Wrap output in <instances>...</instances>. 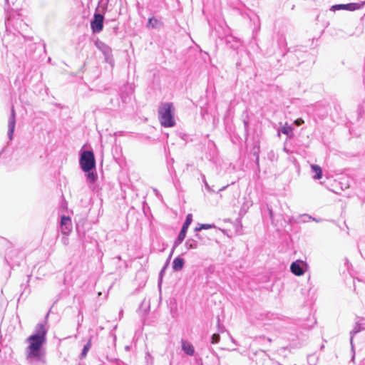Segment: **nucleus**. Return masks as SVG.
Segmentation results:
<instances>
[{"instance_id":"obj_44","label":"nucleus","mask_w":365,"mask_h":365,"mask_svg":"<svg viewBox=\"0 0 365 365\" xmlns=\"http://www.w3.org/2000/svg\"><path fill=\"white\" fill-rule=\"evenodd\" d=\"M116 361H117L118 365H120V363H122V361H120L119 359H116Z\"/></svg>"},{"instance_id":"obj_8","label":"nucleus","mask_w":365,"mask_h":365,"mask_svg":"<svg viewBox=\"0 0 365 365\" xmlns=\"http://www.w3.org/2000/svg\"><path fill=\"white\" fill-rule=\"evenodd\" d=\"M96 46L103 53L105 61L111 66H114V59L113 57L112 49L104 42L97 40L95 42Z\"/></svg>"},{"instance_id":"obj_6","label":"nucleus","mask_w":365,"mask_h":365,"mask_svg":"<svg viewBox=\"0 0 365 365\" xmlns=\"http://www.w3.org/2000/svg\"><path fill=\"white\" fill-rule=\"evenodd\" d=\"M192 222V214L187 215L185 220L184 221L180 231L174 241L173 249H176L185 240L189 226Z\"/></svg>"},{"instance_id":"obj_31","label":"nucleus","mask_w":365,"mask_h":365,"mask_svg":"<svg viewBox=\"0 0 365 365\" xmlns=\"http://www.w3.org/2000/svg\"><path fill=\"white\" fill-rule=\"evenodd\" d=\"M71 224V220L69 216L61 215V226L63 227L64 225H68Z\"/></svg>"},{"instance_id":"obj_22","label":"nucleus","mask_w":365,"mask_h":365,"mask_svg":"<svg viewBox=\"0 0 365 365\" xmlns=\"http://www.w3.org/2000/svg\"><path fill=\"white\" fill-rule=\"evenodd\" d=\"M195 239H196L201 245H205L210 240L209 237L200 233V232H195Z\"/></svg>"},{"instance_id":"obj_41","label":"nucleus","mask_w":365,"mask_h":365,"mask_svg":"<svg viewBox=\"0 0 365 365\" xmlns=\"http://www.w3.org/2000/svg\"><path fill=\"white\" fill-rule=\"evenodd\" d=\"M5 6L7 7H10L9 0H5Z\"/></svg>"},{"instance_id":"obj_4","label":"nucleus","mask_w":365,"mask_h":365,"mask_svg":"<svg viewBox=\"0 0 365 365\" xmlns=\"http://www.w3.org/2000/svg\"><path fill=\"white\" fill-rule=\"evenodd\" d=\"M6 246L4 259L6 264L11 268L14 266H19L24 259V255L21 254L19 250L14 249L10 242H6Z\"/></svg>"},{"instance_id":"obj_23","label":"nucleus","mask_w":365,"mask_h":365,"mask_svg":"<svg viewBox=\"0 0 365 365\" xmlns=\"http://www.w3.org/2000/svg\"><path fill=\"white\" fill-rule=\"evenodd\" d=\"M86 173V180H87L88 182L94 183L97 180L98 175H97L96 172L93 171V170H92L91 171H88Z\"/></svg>"},{"instance_id":"obj_13","label":"nucleus","mask_w":365,"mask_h":365,"mask_svg":"<svg viewBox=\"0 0 365 365\" xmlns=\"http://www.w3.org/2000/svg\"><path fill=\"white\" fill-rule=\"evenodd\" d=\"M181 349L187 356H192L195 354L193 345L185 339H181Z\"/></svg>"},{"instance_id":"obj_2","label":"nucleus","mask_w":365,"mask_h":365,"mask_svg":"<svg viewBox=\"0 0 365 365\" xmlns=\"http://www.w3.org/2000/svg\"><path fill=\"white\" fill-rule=\"evenodd\" d=\"M158 119L163 127L175 126V108L173 103H162L158 108Z\"/></svg>"},{"instance_id":"obj_26","label":"nucleus","mask_w":365,"mask_h":365,"mask_svg":"<svg viewBox=\"0 0 365 365\" xmlns=\"http://www.w3.org/2000/svg\"><path fill=\"white\" fill-rule=\"evenodd\" d=\"M267 210H268V213H269V217L272 221V223L274 224L276 217H277L278 215L282 216V215L281 213L276 212L273 210V208L271 206H269L268 205H267Z\"/></svg>"},{"instance_id":"obj_45","label":"nucleus","mask_w":365,"mask_h":365,"mask_svg":"<svg viewBox=\"0 0 365 365\" xmlns=\"http://www.w3.org/2000/svg\"><path fill=\"white\" fill-rule=\"evenodd\" d=\"M137 6H138V8H140V3L139 2H138Z\"/></svg>"},{"instance_id":"obj_12","label":"nucleus","mask_w":365,"mask_h":365,"mask_svg":"<svg viewBox=\"0 0 365 365\" xmlns=\"http://www.w3.org/2000/svg\"><path fill=\"white\" fill-rule=\"evenodd\" d=\"M283 56H285V54H283ZM286 56L288 58V62L286 66L288 69H292L295 66H299L301 63L299 61V58L296 53L288 51Z\"/></svg>"},{"instance_id":"obj_46","label":"nucleus","mask_w":365,"mask_h":365,"mask_svg":"<svg viewBox=\"0 0 365 365\" xmlns=\"http://www.w3.org/2000/svg\"><path fill=\"white\" fill-rule=\"evenodd\" d=\"M114 29H115V32H116V31H117V29H118V26H115V27L114 28Z\"/></svg>"},{"instance_id":"obj_20","label":"nucleus","mask_w":365,"mask_h":365,"mask_svg":"<svg viewBox=\"0 0 365 365\" xmlns=\"http://www.w3.org/2000/svg\"><path fill=\"white\" fill-rule=\"evenodd\" d=\"M279 131L287 135L289 138H292L294 135L293 128L292 125H289L287 123L282 126Z\"/></svg>"},{"instance_id":"obj_28","label":"nucleus","mask_w":365,"mask_h":365,"mask_svg":"<svg viewBox=\"0 0 365 365\" xmlns=\"http://www.w3.org/2000/svg\"><path fill=\"white\" fill-rule=\"evenodd\" d=\"M214 224H200L198 227H196L194 230L195 232H200L202 230H208L210 228H215Z\"/></svg>"},{"instance_id":"obj_30","label":"nucleus","mask_w":365,"mask_h":365,"mask_svg":"<svg viewBox=\"0 0 365 365\" xmlns=\"http://www.w3.org/2000/svg\"><path fill=\"white\" fill-rule=\"evenodd\" d=\"M317 323V320L314 317L309 318L307 319V323H304L303 324V327L304 329H312Z\"/></svg>"},{"instance_id":"obj_5","label":"nucleus","mask_w":365,"mask_h":365,"mask_svg":"<svg viewBox=\"0 0 365 365\" xmlns=\"http://www.w3.org/2000/svg\"><path fill=\"white\" fill-rule=\"evenodd\" d=\"M355 325L353 329L350 331V344L351 351L353 352V356L351 360L354 359V339L356 337V335L362 331H365V318L356 317V318Z\"/></svg>"},{"instance_id":"obj_33","label":"nucleus","mask_w":365,"mask_h":365,"mask_svg":"<svg viewBox=\"0 0 365 365\" xmlns=\"http://www.w3.org/2000/svg\"><path fill=\"white\" fill-rule=\"evenodd\" d=\"M168 260L166 261L164 267L162 268V269L160 270V274H159V280H158V285L160 286V284H161V282H162V277H163V272H165L166 267H168Z\"/></svg>"},{"instance_id":"obj_39","label":"nucleus","mask_w":365,"mask_h":365,"mask_svg":"<svg viewBox=\"0 0 365 365\" xmlns=\"http://www.w3.org/2000/svg\"><path fill=\"white\" fill-rule=\"evenodd\" d=\"M168 171L170 172V173L172 175V173H173L174 174H175V170L173 168V166H169L168 167Z\"/></svg>"},{"instance_id":"obj_47","label":"nucleus","mask_w":365,"mask_h":365,"mask_svg":"<svg viewBox=\"0 0 365 365\" xmlns=\"http://www.w3.org/2000/svg\"><path fill=\"white\" fill-rule=\"evenodd\" d=\"M80 314H82V312L81 310L78 312V315Z\"/></svg>"},{"instance_id":"obj_29","label":"nucleus","mask_w":365,"mask_h":365,"mask_svg":"<svg viewBox=\"0 0 365 365\" xmlns=\"http://www.w3.org/2000/svg\"><path fill=\"white\" fill-rule=\"evenodd\" d=\"M200 176L202 178V182L204 183L205 185V189L207 190V191L210 193H215V190H213L210 186V185L208 184V182H207L206 180V178H205V175L202 173H200Z\"/></svg>"},{"instance_id":"obj_3","label":"nucleus","mask_w":365,"mask_h":365,"mask_svg":"<svg viewBox=\"0 0 365 365\" xmlns=\"http://www.w3.org/2000/svg\"><path fill=\"white\" fill-rule=\"evenodd\" d=\"M79 165L83 172L96 169V162L93 150H81L79 156Z\"/></svg>"},{"instance_id":"obj_9","label":"nucleus","mask_w":365,"mask_h":365,"mask_svg":"<svg viewBox=\"0 0 365 365\" xmlns=\"http://www.w3.org/2000/svg\"><path fill=\"white\" fill-rule=\"evenodd\" d=\"M365 4V2L361 1L360 3H348V4H339L331 6L329 9L331 11H336L339 10H346L354 11L361 9Z\"/></svg>"},{"instance_id":"obj_36","label":"nucleus","mask_w":365,"mask_h":365,"mask_svg":"<svg viewBox=\"0 0 365 365\" xmlns=\"http://www.w3.org/2000/svg\"><path fill=\"white\" fill-rule=\"evenodd\" d=\"M145 359H146L148 364L150 363V364H153V356L150 355V354L149 352L146 353Z\"/></svg>"},{"instance_id":"obj_38","label":"nucleus","mask_w":365,"mask_h":365,"mask_svg":"<svg viewBox=\"0 0 365 365\" xmlns=\"http://www.w3.org/2000/svg\"><path fill=\"white\" fill-rule=\"evenodd\" d=\"M359 250H360V252H361V255L364 256V255H365V249L364 248L363 242H359Z\"/></svg>"},{"instance_id":"obj_35","label":"nucleus","mask_w":365,"mask_h":365,"mask_svg":"<svg viewBox=\"0 0 365 365\" xmlns=\"http://www.w3.org/2000/svg\"><path fill=\"white\" fill-rule=\"evenodd\" d=\"M71 231V225H64L63 227H61V232L63 235H68Z\"/></svg>"},{"instance_id":"obj_40","label":"nucleus","mask_w":365,"mask_h":365,"mask_svg":"<svg viewBox=\"0 0 365 365\" xmlns=\"http://www.w3.org/2000/svg\"><path fill=\"white\" fill-rule=\"evenodd\" d=\"M175 250V249H173V247H172V249H171L170 253V255H169V256H168V259H167V260H168V262H169V261H170V259H171L172 255H173V252H174V250Z\"/></svg>"},{"instance_id":"obj_37","label":"nucleus","mask_w":365,"mask_h":365,"mask_svg":"<svg viewBox=\"0 0 365 365\" xmlns=\"http://www.w3.org/2000/svg\"><path fill=\"white\" fill-rule=\"evenodd\" d=\"M304 123V120L301 118H297L294 120V123L297 126H300Z\"/></svg>"},{"instance_id":"obj_14","label":"nucleus","mask_w":365,"mask_h":365,"mask_svg":"<svg viewBox=\"0 0 365 365\" xmlns=\"http://www.w3.org/2000/svg\"><path fill=\"white\" fill-rule=\"evenodd\" d=\"M163 26V23L155 16L148 19L146 28L148 29H160Z\"/></svg>"},{"instance_id":"obj_17","label":"nucleus","mask_w":365,"mask_h":365,"mask_svg":"<svg viewBox=\"0 0 365 365\" xmlns=\"http://www.w3.org/2000/svg\"><path fill=\"white\" fill-rule=\"evenodd\" d=\"M109 0H99L96 11L105 14L108 11Z\"/></svg>"},{"instance_id":"obj_43","label":"nucleus","mask_w":365,"mask_h":365,"mask_svg":"<svg viewBox=\"0 0 365 365\" xmlns=\"http://www.w3.org/2000/svg\"><path fill=\"white\" fill-rule=\"evenodd\" d=\"M283 150H284L285 153H289V150H288V149H287L286 147H284Z\"/></svg>"},{"instance_id":"obj_18","label":"nucleus","mask_w":365,"mask_h":365,"mask_svg":"<svg viewBox=\"0 0 365 365\" xmlns=\"http://www.w3.org/2000/svg\"><path fill=\"white\" fill-rule=\"evenodd\" d=\"M312 172L313 173V178L314 180H319L322 178L323 173L322 168L316 164H313L311 165Z\"/></svg>"},{"instance_id":"obj_21","label":"nucleus","mask_w":365,"mask_h":365,"mask_svg":"<svg viewBox=\"0 0 365 365\" xmlns=\"http://www.w3.org/2000/svg\"><path fill=\"white\" fill-rule=\"evenodd\" d=\"M92 336H90L87 343L83 346L81 353L80 354L79 358L81 359H84L91 347Z\"/></svg>"},{"instance_id":"obj_34","label":"nucleus","mask_w":365,"mask_h":365,"mask_svg":"<svg viewBox=\"0 0 365 365\" xmlns=\"http://www.w3.org/2000/svg\"><path fill=\"white\" fill-rule=\"evenodd\" d=\"M168 260L166 261L164 267L162 268V269L160 270V274H159V280H158V285L160 286V284H161V282H162V277H163V272H165L166 267H168Z\"/></svg>"},{"instance_id":"obj_24","label":"nucleus","mask_w":365,"mask_h":365,"mask_svg":"<svg viewBox=\"0 0 365 365\" xmlns=\"http://www.w3.org/2000/svg\"><path fill=\"white\" fill-rule=\"evenodd\" d=\"M299 222H309L310 220H313V221H315L317 222H319V221H321V220H319V219H317L314 217H312L311 215H308V214H303V215H300L299 216Z\"/></svg>"},{"instance_id":"obj_19","label":"nucleus","mask_w":365,"mask_h":365,"mask_svg":"<svg viewBox=\"0 0 365 365\" xmlns=\"http://www.w3.org/2000/svg\"><path fill=\"white\" fill-rule=\"evenodd\" d=\"M199 245L198 241L195 238H188L185 242V247L187 250H195Z\"/></svg>"},{"instance_id":"obj_27","label":"nucleus","mask_w":365,"mask_h":365,"mask_svg":"<svg viewBox=\"0 0 365 365\" xmlns=\"http://www.w3.org/2000/svg\"><path fill=\"white\" fill-rule=\"evenodd\" d=\"M267 210H268V213H269V217L272 221V223L274 224L276 217H277L278 215L282 216V215L281 213L276 212L273 210V208L271 206H269L268 205H267Z\"/></svg>"},{"instance_id":"obj_42","label":"nucleus","mask_w":365,"mask_h":365,"mask_svg":"<svg viewBox=\"0 0 365 365\" xmlns=\"http://www.w3.org/2000/svg\"><path fill=\"white\" fill-rule=\"evenodd\" d=\"M227 187H228V185H225V186H223V187H222L221 188L219 189V191L225 190Z\"/></svg>"},{"instance_id":"obj_16","label":"nucleus","mask_w":365,"mask_h":365,"mask_svg":"<svg viewBox=\"0 0 365 365\" xmlns=\"http://www.w3.org/2000/svg\"><path fill=\"white\" fill-rule=\"evenodd\" d=\"M185 261L182 256L179 255L176 257L172 263V268L174 272L181 271L185 266Z\"/></svg>"},{"instance_id":"obj_10","label":"nucleus","mask_w":365,"mask_h":365,"mask_svg":"<svg viewBox=\"0 0 365 365\" xmlns=\"http://www.w3.org/2000/svg\"><path fill=\"white\" fill-rule=\"evenodd\" d=\"M308 268V264L306 262L297 259L292 262L290 265V270L292 274L296 276L303 275Z\"/></svg>"},{"instance_id":"obj_15","label":"nucleus","mask_w":365,"mask_h":365,"mask_svg":"<svg viewBox=\"0 0 365 365\" xmlns=\"http://www.w3.org/2000/svg\"><path fill=\"white\" fill-rule=\"evenodd\" d=\"M259 152H260V147L259 144H255L251 150V154L255 158V163L256 165V170L257 172H260V167H259Z\"/></svg>"},{"instance_id":"obj_7","label":"nucleus","mask_w":365,"mask_h":365,"mask_svg":"<svg viewBox=\"0 0 365 365\" xmlns=\"http://www.w3.org/2000/svg\"><path fill=\"white\" fill-rule=\"evenodd\" d=\"M104 14L95 11L93 17L91 21V29L93 34H99L103 29Z\"/></svg>"},{"instance_id":"obj_11","label":"nucleus","mask_w":365,"mask_h":365,"mask_svg":"<svg viewBox=\"0 0 365 365\" xmlns=\"http://www.w3.org/2000/svg\"><path fill=\"white\" fill-rule=\"evenodd\" d=\"M16 126V113L14 107L11 108V114L8 122V138L10 140L13 139Z\"/></svg>"},{"instance_id":"obj_1","label":"nucleus","mask_w":365,"mask_h":365,"mask_svg":"<svg viewBox=\"0 0 365 365\" xmlns=\"http://www.w3.org/2000/svg\"><path fill=\"white\" fill-rule=\"evenodd\" d=\"M47 329L42 323L38 324L36 327L35 331L29 336L26 341L29 346L26 348V354L28 359L41 361L43 357V346L46 341Z\"/></svg>"},{"instance_id":"obj_25","label":"nucleus","mask_w":365,"mask_h":365,"mask_svg":"<svg viewBox=\"0 0 365 365\" xmlns=\"http://www.w3.org/2000/svg\"><path fill=\"white\" fill-rule=\"evenodd\" d=\"M267 210H268V213H269V217L272 221V223L274 224L276 217H277L278 215L282 216V215L281 213L276 212L273 210V208L271 206H269L268 205H267Z\"/></svg>"},{"instance_id":"obj_32","label":"nucleus","mask_w":365,"mask_h":365,"mask_svg":"<svg viewBox=\"0 0 365 365\" xmlns=\"http://www.w3.org/2000/svg\"><path fill=\"white\" fill-rule=\"evenodd\" d=\"M220 340V336L218 333H215L211 336V343L213 344H217Z\"/></svg>"}]
</instances>
